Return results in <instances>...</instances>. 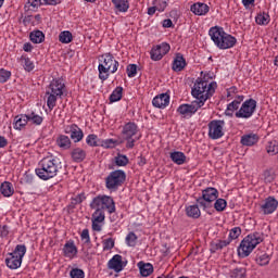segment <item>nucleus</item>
Here are the masks:
<instances>
[{
    "label": "nucleus",
    "mask_w": 278,
    "mask_h": 278,
    "mask_svg": "<svg viewBox=\"0 0 278 278\" xmlns=\"http://www.w3.org/2000/svg\"><path fill=\"white\" fill-rule=\"evenodd\" d=\"M210 79H212L210 74H204L203 77L197 78L191 89L192 97L200 105H205V101L216 92V83L210 81Z\"/></svg>",
    "instance_id": "obj_1"
},
{
    "label": "nucleus",
    "mask_w": 278,
    "mask_h": 278,
    "mask_svg": "<svg viewBox=\"0 0 278 278\" xmlns=\"http://www.w3.org/2000/svg\"><path fill=\"white\" fill-rule=\"evenodd\" d=\"M208 36L218 49H232V47H236V42H238L236 37L225 33V29L219 26L211 27Z\"/></svg>",
    "instance_id": "obj_2"
},
{
    "label": "nucleus",
    "mask_w": 278,
    "mask_h": 278,
    "mask_svg": "<svg viewBox=\"0 0 278 278\" xmlns=\"http://www.w3.org/2000/svg\"><path fill=\"white\" fill-rule=\"evenodd\" d=\"M58 159L55 156H46L39 162L35 173L39 179L48 181V179H53L58 175Z\"/></svg>",
    "instance_id": "obj_3"
},
{
    "label": "nucleus",
    "mask_w": 278,
    "mask_h": 278,
    "mask_svg": "<svg viewBox=\"0 0 278 278\" xmlns=\"http://www.w3.org/2000/svg\"><path fill=\"white\" fill-rule=\"evenodd\" d=\"M66 92V85L62 79H53L46 91L47 106L53 110L58 103V99H62Z\"/></svg>",
    "instance_id": "obj_4"
},
{
    "label": "nucleus",
    "mask_w": 278,
    "mask_h": 278,
    "mask_svg": "<svg viewBox=\"0 0 278 278\" xmlns=\"http://www.w3.org/2000/svg\"><path fill=\"white\" fill-rule=\"evenodd\" d=\"M264 242V237L260 232L250 233L243 238L240 245L238 247L239 257H249L253 253L257 244Z\"/></svg>",
    "instance_id": "obj_5"
},
{
    "label": "nucleus",
    "mask_w": 278,
    "mask_h": 278,
    "mask_svg": "<svg viewBox=\"0 0 278 278\" xmlns=\"http://www.w3.org/2000/svg\"><path fill=\"white\" fill-rule=\"evenodd\" d=\"M99 79L105 81L110 77V73L114 74L118 71V61L114 60V55L106 53L102 55L99 66Z\"/></svg>",
    "instance_id": "obj_6"
},
{
    "label": "nucleus",
    "mask_w": 278,
    "mask_h": 278,
    "mask_svg": "<svg viewBox=\"0 0 278 278\" xmlns=\"http://www.w3.org/2000/svg\"><path fill=\"white\" fill-rule=\"evenodd\" d=\"M25 253H27V248L23 244H18L15 247V250L12 253L7 254L5 264L8 268L11 270H16V268H21L23 264V257H25Z\"/></svg>",
    "instance_id": "obj_7"
},
{
    "label": "nucleus",
    "mask_w": 278,
    "mask_h": 278,
    "mask_svg": "<svg viewBox=\"0 0 278 278\" xmlns=\"http://www.w3.org/2000/svg\"><path fill=\"white\" fill-rule=\"evenodd\" d=\"M90 207H98L102 212H109V214H114L116 212V203L114 198L110 195H98L92 199Z\"/></svg>",
    "instance_id": "obj_8"
},
{
    "label": "nucleus",
    "mask_w": 278,
    "mask_h": 278,
    "mask_svg": "<svg viewBox=\"0 0 278 278\" xmlns=\"http://www.w3.org/2000/svg\"><path fill=\"white\" fill-rule=\"evenodd\" d=\"M125 179H127V174H125L123 169L111 172L105 178L106 189L116 192V190H118V188L125 184Z\"/></svg>",
    "instance_id": "obj_9"
},
{
    "label": "nucleus",
    "mask_w": 278,
    "mask_h": 278,
    "mask_svg": "<svg viewBox=\"0 0 278 278\" xmlns=\"http://www.w3.org/2000/svg\"><path fill=\"white\" fill-rule=\"evenodd\" d=\"M218 199V190L213 187H208L202 191V197L197 199V203L203 210L212 207V203Z\"/></svg>",
    "instance_id": "obj_10"
},
{
    "label": "nucleus",
    "mask_w": 278,
    "mask_h": 278,
    "mask_svg": "<svg viewBox=\"0 0 278 278\" xmlns=\"http://www.w3.org/2000/svg\"><path fill=\"white\" fill-rule=\"evenodd\" d=\"M255 110H257V101L253 98L245 100L241 108L235 113L236 118H251L255 114Z\"/></svg>",
    "instance_id": "obj_11"
},
{
    "label": "nucleus",
    "mask_w": 278,
    "mask_h": 278,
    "mask_svg": "<svg viewBox=\"0 0 278 278\" xmlns=\"http://www.w3.org/2000/svg\"><path fill=\"white\" fill-rule=\"evenodd\" d=\"M225 121L214 119L208 123V137L212 140H218L225 136Z\"/></svg>",
    "instance_id": "obj_12"
},
{
    "label": "nucleus",
    "mask_w": 278,
    "mask_h": 278,
    "mask_svg": "<svg viewBox=\"0 0 278 278\" xmlns=\"http://www.w3.org/2000/svg\"><path fill=\"white\" fill-rule=\"evenodd\" d=\"M201 108H203V104H201V102H198L197 100H194L190 104L179 105L177 109V112H178V114H180V116H182V118H190L191 116H193V114H197V112H199V110H201Z\"/></svg>",
    "instance_id": "obj_13"
},
{
    "label": "nucleus",
    "mask_w": 278,
    "mask_h": 278,
    "mask_svg": "<svg viewBox=\"0 0 278 278\" xmlns=\"http://www.w3.org/2000/svg\"><path fill=\"white\" fill-rule=\"evenodd\" d=\"M277 207L278 201L275 197H268L260 204L261 214H264L265 216H268V214H275V212H277Z\"/></svg>",
    "instance_id": "obj_14"
},
{
    "label": "nucleus",
    "mask_w": 278,
    "mask_h": 278,
    "mask_svg": "<svg viewBox=\"0 0 278 278\" xmlns=\"http://www.w3.org/2000/svg\"><path fill=\"white\" fill-rule=\"evenodd\" d=\"M168 51H170V45L166 42L157 45L153 47L150 52L151 60H153L154 62H160V60H162V58H164V55H166Z\"/></svg>",
    "instance_id": "obj_15"
},
{
    "label": "nucleus",
    "mask_w": 278,
    "mask_h": 278,
    "mask_svg": "<svg viewBox=\"0 0 278 278\" xmlns=\"http://www.w3.org/2000/svg\"><path fill=\"white\" fill-rule=\"evenodd\" d=\"M91 210H96L91 215L92 229L93 231H101V223L105 220V211H101L99 207H91Z\"/></svg>",
    "instance_id": "obj_16"
},
{
    "label": "nucleus",
    "mask_w": 278,
    "mask_h": 278,
    "mask_svg": "<svg viewBox=\"0 0 278 278\" xmlns=\"http://www.w3.org/2000/svg\"><path fill=\"white\" fill-rule=\"evenodd\" d=\"M125 266H127V263L123 262L121 254H115L108 263V268L114 270V273H121Z\"/></svg>",
    "instance_id": "obj_17"
},
{
    "label": "nucleus",
    "mask_w": 278,
    "mask_h": 278,
    "mask_svg": "<svg viewBox=\"0 0 278 278\" xmlns=\"http://www.w3.org/2000/svg\"><path fill=\"white\" fill-rule=\"evenodd\" d=\"M66 134H70L72 140H74V142H81V140H84V131L81 130V128H79V126L73 124L71 126H68L65 129Z\"/></svg>",
    "instance_id": "obj_18"
},
{
    "label": "nucleus",
    "mask_w": 278,
    "mask_h": 278,
    "mask_svg": "<svg viewBox=\"0 0 278 278\" xmlns=\"http://www.w3.org/2000/svg\"><path fill=\"white\" fill-rule=\"evenodd\" d=\"M244 101V96H235V100L227 105L225 111L226 116H233V112L240 110V103Z\"/></svg>",
    "instance_id": "obj_19"
},
{
    "label": "nucleus",
    "mask_w": 278,
    "mask_h": 278,
    "mask_svg": "<svg viewBox=\"0 0 278 278\" xmlns=\"http://www.w3.org/2000/svg\"><path fill=\"white\" fill-rule=\"evenodd\" d=\"M168 103H170V96L167 93H161L154 97L152 100V105H154V108H159L160 110H164Z\"/></svg>",
    "instance_id": "obj_20"
},
{
    "label": "nucleus",
    "mask_w": 278,
    "mask_h": 278,
    "mask_svg": "<svg viewBox=\"0 0 278 278\" xmlns=\"http://www.w3.org/2000/svg\"><path fill=\"white\" fill-rule=\"evenodd\" d=\"M190 10L195 16H205L210 12V5L203 2H195L190 7Z\"/></svg>",
    "instance_id": "obj_21"
},
{
    "label": "nucleus",
    "mask_w": 278,
    "mask_h": 278,
    "mask_svg": "<svg viewBox=\"0 0 278 278\" xmlns=\"http://www.w3.org/2000/svg\"><path fill=\"white\" fill-rule=\"evenodd\" d=\"M122 134L124 139L134 138V136L138 134V125H136L134 122L127 123L124 126Z\"/></svg>",
    "instance_id": "obj_22"
},
{
    "label": "nucleus",
    "mask_w": 278,
    "mask_h": 278,
    "mask_svg": "<svg viewBox=\"0 0 278 278\" xmlns=\"http://www.w3.org/2000/svg\"><path fill=\"white\" fill-rule=\"evenodd\" d=\"M63 255L64 257H68L73 260L75 255H77V245H75V241H67L63 247Z\"/></svg>",
    "instance_id": "obj_23"
},
{
    "label": "nucleus",
    "mask_w": 278,
    "mask_h": 278,
    "mask_svg": "<svg viewBox=\"0 0 278 278\" xmlns=\"http://www.w3.org/2000/svg\"><path fill=\"white\" fill-rule=\"evenodd\" d=\"M260 142V136L257 134H245L241 137V144L243 147H253L254 144H257Z\"/></svg>",
    "instance_id": "obj_24"
},
{
    "label": "nucleus",
    "mask_w": 278,
    "mask_h": 278,
    "mask_svg": "<svg viewBox=\"0 0 278 278\" xmlns=\"http://www.w3.org/2000/svg\"><path fill=\"white\" fill-rule=\"evenodd\" d=\"M172 68L176 73H179V72L184 71V68H186V59L184 58V55L181 53L176 54V58L174 59Z\"/></svg>",
    "instance_id": "obj_25"
},
{
    "label": "nucleus",
    "mask_w": 278,
    "mask_h": 278,
    "mask_svg": "<svg viewBox=\"0 0 278 278\" xmlns=\"http://www.w3.org/2000/svg\"><path fill=\"white\" fill-rule=\"evenodd\" d=\"M137 266L141 277H149L153 275V265L151 263H144L143 261H140Z\"/></svg>",
    "instance_id": "obj_26"
},
{
    "label": "nucleus",
    "mask_w": 278,
    "mask_h": 278,
    "mask_svg": "<svg viewBox=\"0 0 278 278\" xmlns=\"http://www.w3.org/2000/svg\"><path fill=\"white\" fill-rule=\"evenodd\" d=\"M71 157L73 162H84V160H86V150L81 148H75L71 152Z\"/></svg>",
    "instance_id": "obj_27"
},
{
    "label": "nucleus",
    "mask_w": 278,
    "mask_h": 278,
    "mask_svg": "<svg viewBox=\"0 0 278 278\" xmlns=\"http://www.w3.org/2000/svg\"><path fill=\"white\" fill-rule=\"evenodd\" d=\"M169 157L174 164H177L178 166H181L182 164H186V154L184 152L175 151L169 154Z\"/></svg>",
    "instance_id": "obj_28"
},
{
    "label": "nucleus",
    "mask_w": 278,
    "mask_h": 278,
    "mask_svg": "<svg viewBox=\"0 0 278 278\" xmlns=\"http://www.w3.org/2000/svg\"><path fill=\"white\" fill-rule=\"evenodd\" d=\"M0 192L7 198L12 197L14 194V186L10 181H4L0 186Z\"/></svg>",
    "instance_id": "obj_29"
},
{
    "label": "nucleus",
    "mask_w": 278,
    "mask_h": 278,
    "mask_svg": "<svg viewBox=\"0 0 278 278\" xmlns=\"http://www.w3.org/2000/svg\"><path fill=\"white\" fill-rule=\"evenodd\" d=\"M116 12H127L129 10V0H112Z\"/></svg>",
    "instance_id": "obj_30"
},
{
    "label": "nucleus",
    "mask_w": 278,
    "mask_h": 278,
    "mask_svg": "<svg viewBox=\"0 0 278 278\" xmlns=\"http://www.w3.org/2000/svg\"><path fill=\"white\" fill-rule=\"evenodd\" d=\"M27 123H29L27 114L17 115L15 116L14 129H18L21 131V129H23Z\"/></svg>",
    "instance_id": "obj_31"
},
{
    "label": "nucleus",
    "mask_w": 278,
    "mask_h": 278,
    "mask_svg": "<svg viewBox=\"0 0 278 278\" xmlns=\"http://www.w3.org/2000/svg\"><path fill=\"white\" fill-rule=\"evenodd\" d=\"M56 144L60 147V149H63L64 151L71 149V138L65 135H61L56 139Z\"/></svg>",
    "instance_id": "obj_32"
},
{
    "label": "nucleus",
    "mask_w": 278,
    "mask_h": 278,
    "mask_svg": "<svg viewBox=\"0 0 278 278\" xmlns=\"http://www.w3.org/2000/svg\"><path fill=\"white\" fill-rule=\"evenodd\" d=\"M29 38L34 45H40V42H45V33L41 30H34L30 33Z\"/></svg>",
    "instance_id": "obj_33"
},
{
    "label": "nucleus",
    "mask_w": 278,
    "mask_h": 278,
    "mask_svg": "<svg viewBox=\"0 0 278 278\" xmlns=\"http://www.w3.org/2000/svg\"><path fill=\"white\" fill-rule=\"evenodd\" d=\"M186 214L189 218H200L201 210L199 208V205H190L186 208Z\"/></svg>",
    "instance_id": "obj_34"
},
{
    "label": "nucleus",
    "mask_w": 278,
    "mask_h": 278,
    "mask_svg": "<svg viewBox=\"0 0 278 278\" xmlns=\"http://www.w3.org/2000/svg\"><path fill=\"white\" fill-rule=\"evenodd\" d=\"M28 118V123H30V125H42V122L45 121V117L40 116L39 114H37L36 112H31L30 114L26 115Z\"/></svg>",
    "instance_id": "obj_35"
},
{
    "label": "nucleus",
    "mask_w": 278,
    "mask_h": 278,
    "mask_svg": "<svg viewBox=\"0 0 278 278\" xmlns=\"http://www.w3.org/2000/svg\"><path fill=\"white\" fill-rule=\"evenodd\" d=\"M230 278H247V267H237L229 273Z\"/></svg>",
    "instance_id": "obj_36"
},
{
    "label": "nucleus",
    "mask_w": 278,
    "mask_h": 278,
    "mask_svg": "<svg viewBox=\"0 0 278 278\" xmlns=\"http://www.w3.org/2000/svg\"><path fill=\"white\" fill-rule=\"evenodd\" d=\"M255 21L257 25H268L270 23V15L266 12L258 13Z\"/></svg>",
    "instance_id": "obj_37"
},
{
    "label": "nucleus",
    "mask_w": 278,
    "mask_h": 278,
    "mask_svg": "<svg viewBox=\"0 0 278 278\" xmlns=\"http://www.w3.org/2000/svg\"><path fill=\"white\" fill-rule=\"evenodd\" d=\"M59 40L63 45H68L70 42H73V34L68 30H64L59 35Z\"/></svg>",
    "instance_id": "obj_38"
},
{
    "label": "nucleus",
    "mask_w": 278,
    "mask_h": 278,
    "mask_svg": "<svg viewBox=\"0 0 278 278\" xmlns=\"http://www.w3.org/2000/svg\"><path fill=\"white\" fill-rule=\"evenodd\" d=\"M123 99V87H117L110 96L111 103H116Z\"/></svg>",
    "instance_id": "obj_39"
},
{
    "label": "nucleus",
    "mask_w": 278,
    "mask_h": 278,
    "mask_svg": "<svg viewBox=\"0 0 278 278\" xmlns=\"http://www.w3.org/2000/svg\"><path fill=\"white\" fill-rule=\"evenodd\" d=\"M263 179L265 184H273L275 181V172H273V168H267L263 172Z\"/></svg>",
    "instance_id": "obj_40"
},
{
    "label": "nucleus",
    "mask_w": 278,
    "mask_h": 278,
    "mask_svg": "<svg viewBox=\"0 0 278 278\" xmlns=\"http://www.w3.org/2000/svg\"><path fill=\"white\" fill-rule=\"evenodd\" d=\"M214 208L216 212H225L227 210V200L219 198L215 200Z\"/></svg>",
    "instance_id": "obj_41"
},
{
    "label": "nucleus",
    "mask_w": 278,
    "mask_h": 278,
    "mask_svg": "<svg viewBox=\"0 0 278 278\" xmlns=\"http://www.w3.org/2000/svg\"><path fill=\"white\" fill-rule=\"evenodd\" d=\"M256 264H258V266H268V264H270V255L266 253L258 255L256 257Z\"/></svg>",
    "instance_id": "obj_42"
},
{
    "label": "nucleus",
    "mask_w": 278,
    "mask_h": 278,
    "mask_svg": "<svg viewBox=\"0 0 278 278\" xmlns=\"http://www.w3.org/2000/svg\"><path fill=\"white\" fill-rule=\"evenodd\" d=\"M115 164L116 166H127V164H129V159L127 155L118 154L115 156Z\"/></svg>",
    "instance_id": "obj_43"
},
{
    "label": "nucleus",
    "mask_w": 278,
    "mask_h": 278,
    "mask_svg": "<svg viewBox=\"0 0 278 278\" xmlns=\"http://www.w3.org/2000/svg\"><path fill=\"white\" fill-rule=\"evenodd\" d=\"M266 149H267V153H269V155H277V153H278V142L277 141H269Z\"/></svg>",
    "instance_id": "obj_44"
},
{
    "label": "nucleus",
    "mask_w": 278,
    "mask_h": 278,
    "mask_svg": "<svg viewBox=\"0 0 278 278\" xmlns=\"http://www.w3.org/2000/svg\"><path fill=\"white\" fill-rule=\"evenodd\" d=\"M22 65L28 73H31V70L34 68V62L29 60V58H22L21 59Z\"/></svg>",
    "instance_id": "obj_45"
},
{
    "label": "nucleus",
    "mask_w": 278,
    "mask_h": 278,
    "mask_svg": "<svg viewBox=\"0 0 278 278\" xmlns=\"http://www.w3.org/2000/svg\"><path fill=\"white\" fill-rule=\"evenodd\" d=\"M241 233H242V229L240 227H235L230 230L228 240H230V242L231 240H238Z\"/></svg>",
    "instance_id": "obj_46"
},
{
    "label": "nucleus",
    "mask_w": 278,
    "mask_h": 278,
    "mask_svg": "<svg viewBox=\"0 0 278 278\" xmlns=\"http://www.w3.org/2000/svg\"><path fill=\"white\" fill-rule=\"evenodd\" d=\"M10 77H12V72L3 68L0 70V84H5Z\"/></svg>",
    "instance_id": "obj_47"
},
{
    "label": "nucleus",
    "mask_w": 278,
    "mask_h": 278,
    "mask_svg": "<svg viewBox=\"0 0 278 278\" xmlns=\"http://www.w3.org/2000/svg\"><path fill=\"white\" fill-rule=\"evenodd\" d=\"M102 244H103V251H112V248L114 247L115 241L113 238H109V239H104L102 241Z\"/></svg>",
    "instance_id": "obj_48"
},
{
    "label": "nucleus",
    "mask_w": 278,
    "mask_h": 278,
    "mask_svg": "<svg viewBox=\"0 0 278 278\" xmlns=\"http://www.w3.org/2000/svg\"><path fill=\"white\" fill-rule=\"evenodd\" d=\"M98 140H99V137H97V135H89L86 138V142L89 147H99Z\"/></svg>",
    "instance_id": "obj_49"
},
{
    "label": "nucleus",
    "mask_w": 278,
    "mask_h": 278,
    "mask_svg": "<svg viewBox=\"0 0 278 278\" xmlns=\"http://www.w3.org/2000/svg\"><path fill=\"white\" fill-rule=\"evenodd\" d=\"M138 240V236L135 232H129L126 237V243L128 247H134Z\"/></svg>",
    "instance_id": "obj_50"
},
{
    "label": "nucleus",
    "mask_w": 278,
    "mask_h": 278,
    "mask_svg": "<svg viewBox=\"0 0 278 278\" xmlns=\"http://www.w3.org/2000/svg\"><path fill=\"white\" fill-rule=\"evenodd\" d=\"M127 75L128 77H136L138 75V65L130 64L127 66Z\"/></svg>",
    "instance_id": "obj_51"
},
{
    "label": "nucleus",
    "mask_w": 278,
    "mask_h": 278,
    "mask_svg": "<svg viewBox=\"0 0 278 278\" xmlns=\"http://www.w3.org/2000/svg\"><path fill=\"white\" fill-rule=\"evenodd\" d=\"M101 147H103L104 149H114L116 147V140L106 139L102 141Z\"/></svg>",
    "instance_id": "obj_52"
},
{
    "label": "nucleus",
    "mask_w": 278,
    "mask_h": 278,
    "mask_svg": "<svg viewBox=\"0 0 278 278\" xmlns=\"http://www.w3.org/2000/svg\"><path fill=\"white\" fill-rule=\"evenodd\" d=\"M70 276L72 278H84L85 277V274L81 269L79 268H74L70 271Z\"/></svg>",
    "instance_id": "obj_53"
},
{
    "label": "nucleus",
    "mask_w": 278,
    "mask_h": 278,
    "mask_svg": "<svg viewBox=\"0 0 278 278\" xmlns=\"http://www.w3.org/2000/svg\"><path fill=\"white\" fill-rule=\"evenodd\" d=\"M84 201H86V195L84 193H79L72 199V204L79 205V203H84Z\"/></svg>",
    "instance_id": "obj_54"
},
{
    "label": "nucleus",
    "mask_w": 278,
    "mask_h": 278,
    "mask_svg": "<svg viewBox=\"0 0 278 278\" xmlns=\"http://www.w3.org/2000/svg\"><path fill=\"white\" fill-rule=\"evenodd\" d=\"M81 240H84L85 244H89L90 242V232L88 229H84L81 235H80Z\"/></svg>",
    "instance_id": "obj_55"
},
{
    "label": "nucleus",
    "mask_w": 278,
    "mask_h": 278,
    "mask_svg": "<svg viewBox=\"0 0 278 278\" xmlns=\"http://www.w3.org/2000/svg\"><path fill=\"white\" fill-rule=\"evenodd\" d=\"M42 5H58L62 3V0H41Z\"/></svg>",
    "instance_id": "obj_56"
},
{
    "label": "nucleus",
    "mask_w": 278,
    "mask_h": 278,
    "mask_svg": "<svg viewBox=\"0 0 278 278\" xmlns=\"http://www.w3.org/2000/svg\"><path fill=\"white\" fill-rule=\"evenodd\" d=\"M9 233L10 230L8 229V226H0V238H7Z\"/></svg>",
    "instance_id": "obj_57"
},
{
    "label": "nucleus",
    "mask_w": 278,
    "mask_h": 278,
    "mask_svg": "<svg viewBox=\"0 0 278 278\" xmlns=\"http://www.w3.org/2000/svg\"><path fill=\"white\" fill-rule=\"evenodd\" d=\"M125 140H127V143H126L127 149H134L136 140H140V138L134 139V137H131Z\"/></svg>",
    "instance_id": "obj_58"
},
{
    "label": "nucleus",
    "mask_w": 278,
    "mask_h": 278,
    "mask_svg": "<svg viewBox=\"0 0 278 278\" xmlns=\"http://www.w3.org/2000/svg\"><path fill=\"white\" fill-rule=\"evenodd\" d=\"M28 5L31 8H40V5H42V0H28Z\"/></svg>",
    "instance_id": "obj_59"
},
{
    "label": "nucleus",
    "mask_w": 278,
    "mask_h": 278,
    "mask_svg": "<svg viewBox=\"0 0 278 278\" xmlns=\"http://www.w3.org/2000/svg\"><path fill=\"white\" fill-rule=\"evenodd\" d=\"M238 92V88L236 87H230L228 90H227V98H231L233 99V94H237Z\"/></svg>",
    "instance_id": "obj_60"
},
{
    "label": "nucleus",
    "mask_w": 278,
    "mask_h": 278,
    "mask_svg": "<svg viewBox=\"0 0 278 278\" xmlns=\"http://www.w3.org/2000/svg\"><path fill=\"white\" fill-rule=\"evenodd\" d=\"M8 147V139L5 137L0 136V149H5Z\"/></svg>",
    "instance_id": "obj_61"
},
{
    "label": "nucleus",
    "mask_w": 278,
    "mask_h": 278,
    "mask_svg": "<svg viewBox=\"0 0 278 278\" xmlns=\"http://www.w3.org/2000/svg\"><path fill=\"white\" fill-rule=\"evenodd\" d=\"M218 243L222 249H225V247H229V244H231V240H219Z\"/></svg>",
    "instance_id": "obj_62"
},
{
    "label": "nucleus",
    "mask_w": 278,
    "mask_h": 278,
    "mask_svg": "<svg viewBox=\"0 0 278 278\" xmlns=\"http://www.w3.org/2000/svg\"><path fill=\"white\" fill-rule=\"evenodd\" d=\"M163 27L165 28L173 27V21L170 18L164 20Z\"/></svg>",
    "instance_id": "obj_63"
},
{
    "label": "nucleus",
    "mask_w": 278,
    "mask_h": 278,
    "mask_svg": "<svg viewBox=\"0 0 278 278\" xmlns=\"http://www.w3.org/2000/svg\"><path fill=\"white\" fill-rule=\"evenodd\" d=\"M23 49L26 53H29L34 49V46H31V43H24Z\"/></svg>",
    "instance_id": "obj_64"
}]
</instances>
